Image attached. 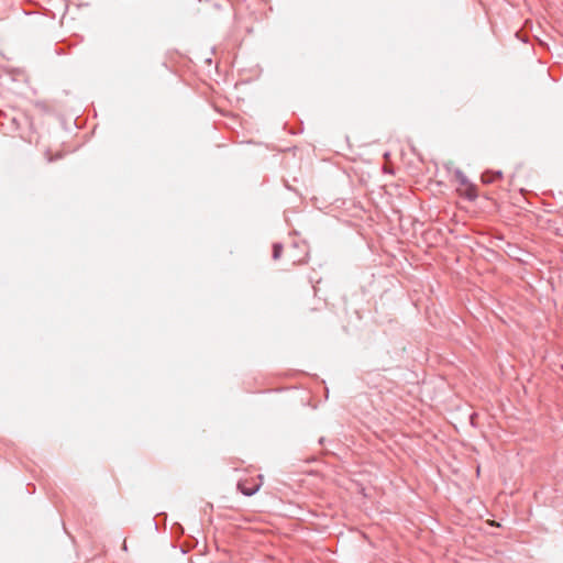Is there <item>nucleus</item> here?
<instances>
[{"mask_svg": "<svg viewBox=\"0 0 563 563\" xmlns=\"http://www.w3.org/2000/svg\"><path fill=\"white\" fill-rule=\"evenodd\" d=\"M503 173L501 172H486L482 175V180L485 184H492L498 179H501Z\"/></svg>", "mask_w": 563, "mask_h": 563, "instance_id": "f257e3e1", "label": "nucleus"}, {"mask_svg": "<svg viewBox=\"0 0 563 563\" xmlns=\"http://www.w3.org/2000/svg\"><path fill=\"white\" fill-rule=\"evenodd\" d=\"M258 488H260L258 485H255V486L251 487V486H247L245 483H239V489L245 496L254 495L258 490Z\"/></svg>", "mask_w": 563, "mask_h": 563, "instance_id": "f03ea898", "label": "nucleus"}, {"mask_svg": "<svg viewBox=\"0 0 563 563\" xmlns=\"http://www.w3.org/2000/svg\"><path fill=\"white\" fill-rule=\"evenodd\" d=\"M283 246L279 243L273 245V258L278 260L282 255Z\"/></svg>", "mask_w": 563, "mask_h": 563, "instance_id": "7ed1b4c3", "label": "nucleus"}, {"mask_svg": "<svg viewBox=\"0 0 563 563\" xmlns=\"http://www.w3.org/2000/svg\"><path fill=\"white\" fill-rule=\"evenodd\" d=\"M123 550H126V543H125V541L123 542Z\"/></svg>", "mask_w": 563, "mask_h": 563, "instance_id": "20e7f679", "label": "nucleus"}]
</instances>
